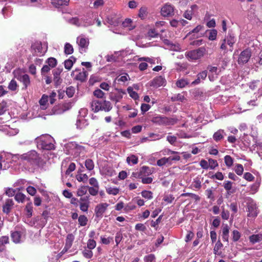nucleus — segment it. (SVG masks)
Returning a JSON list of instances; mask_svg holds the SVG:
<instances>
[{
    "instance_id": "f257e3e1",
    "label": "nucleus",
    "mask_w": 262,
    "mask_h": 262,
    "mask_svg": "<svg viewBox=\"0 0 262 262\" xmlns=\"http://www.w3.org/2000/svg\"><path fill=\"white\" fill-rule=\"evenodd\" d=\"M18 159L21 161H26L32 166L42 167L45 164V162L39 154L34 150L19 155Z\"/></svg>"
},
{
    "instance_id": "f03ea898",
    "label": "nucleus",
    "mask_w": 262,
    "mask_h": 262,
    "mask_svg": "<svg viewBox=\"0 0 262 262\" xmlns=\"http://www.w3.org/2000/svg\"><path fill=\"white\" fill-rule=\"evenodd\" d=\"M38 148L43 150H52L55 148L53 144V138L49 135L41 136L36 139Z\"/></svg>"
},
{
    "instance_id": "7ed1b4c3",
    "label": "nucleus",
    "mask_w": 262,
    "mask_h": 262,
    "mask_svg": "<svg viewBox=\"0 0 262 262\" xmlns=\"http://www.w3.org/2000/svg\"><path fill=\"white\" fill-rule=\"evenodd\" d=\"M206 49L202 47L196 50H191L185 53V56L192 60H196L201 58L205 54Z\"/></svg>"
},
{
    "instance_id": "20e7f679",
    "label": "nucleus",
    "mask_w": 262,
    "mask_h": 262,
    "mask_svg": "<svg viewBox=\"0 0 262 262\" xmlns=\"http://www.w3.org/2000/svg\"><path fill=\"white\" fill-rule=\"evenodd\" d=\"M151 121L159 125H173L175 123V120L173 119L162 116L154 117Z\"/></svg>"
},
{
    "instance_id": "39448f33",
    "label": "nucleus",
    "mask_w": 262,
    "mask_h": 262,
    "mask_svg": "<svg viewBox=\"0 0 262 262\" xmlns=\"http://www.w3.org/2000/svg\"><path fill=\"white\" fill-rule=\"evenodd\" d=\"M251 56V52L249 49L243 51L239 55L237 62L239 64H244L248 62Z\"/></svg>"
},
{
    "instance_id": "423d86ee",
    "label": "nucleus",
    "mask_w": 262,
    "mask_h": 262,
    "mask_svg": "<svg viewBox=\"0 0 262 262\" xmlns=\"http://www.w3.org/2000/svg\"><path fill=\"white\" fill-rule=\"evenodd\" d=\"M31 52L33 56H42L45 54L43 51L42 43L41 42H35L33 43L31 47Z\"/></svg>"
},
{
    "instance_id": "0eeeda50",
    "label": "nucleus",
    "mask_w": 262,
    "mask_h": 262,
    "mask_svg": "<svg viewBox=\"0 0 262 262\" xmlns=\"http://www.w3.org/2000/svg\"><path fill=\"white\" fill-rule=\"evenodd\" d=\"M161 14L164 17L171 16L174 15V7L166 3L161 9Z\"/></svg>"
},
{
    "instance_id": "6e6552de",
    "label": "nucleus",
    "mask_w": 262,
    "mask_h": 262,
    "mask_svg": "<svg viewBox=\"0 0 262 262\" xmlns=\"http://www.w3.org/2000/svg\"><path fill=\"white\" fill-rule=\"evenodd\" d=\"M62 72V68H56L53 71V81L55 87H58L62 82V79L60 77V75Z\"/></svg>"
},
{
    "instance_id": "1a4fd4ad",
    "label": "nucleus",
    "mask_w": 262,
    "mask_h": 262,
    "mask_svg": "<svg viewBox=\"0 0 262 262\" xmlns=\"http://www.w3.org/2000/svg\"><path fill=\"white\" fill-rule=\"evenodd\" d=\"M76 41L80 47V52H82V51L85 52L89 45V39L82 36H80L77 38Z\"/></svg>"
},
{
    "instance_id": "9d476101",
    "label": "nucleus",
    "mask_w": 262,
    "mask_h": 262,
    "mask_svg": "<svg viewBox=\"0 0 262 262\" xmlns=\"http://www.w3.org/2000/svg\"><path fill=\"white\" fill-rule=\"evenodd\" d=\"M109 205L106 203L98 204L95 209L96 216L97 217H101L103 214L105 212Z\"/></svg>"
},
{
    "instance_id": "9b49d317",
    "label": "nucleus",
    "mask_w": 262,
    "mask_h": 262,
    "mask_svg": "<svg viewBox=\"0 0 262 262\" xmlns=\"http://www.w3.org/2000/svg\"><path fill=\"white\" fill-rule=\"evenodd\" d=\"M166 81L162 76H159L154 78L151 81L150 85L154 88H159L161 86H165Z\"/></svg>"
},
{
    "instance_id": "f8f14e48",
    "label": "nucleus",
    "mask_w": 262,
    "mask_h": 262,
    "mask_svg": "<svg viewBox=\"0 0 262 262\" xmlns=\"http://www.w3.org/2000/svg\"><path fill=\"white\" fill-rule=\"evenodd\" d=\"M16 78L20 82L23 83L24 86L23 90H26L30 84V77L27 74L19 75Z\"/></svg>"
},
{
    "instance_id": "ddd939ff",
    "label": "nucleus",
    "mask_w": 262,
    "mask_h": 262,
    "mask_svg": "<svg viewBox=\"0 0 262 262\" xmlns=\"http://www.w3.org/2000/svg\"><path fill=\"white\" fill-rule=\"evenodd\" d=\"M14 205V202L12 199H8L6 200L3 206V211L7 214H9Z\"/></svg>"
},
{
    "instance_id": "4468645a",
    "label": "nucleus",
    "mask_w": 262,
    "mask_h": 262,
    "mask_svg": "<svg viewBox=\"0 0 262 262\" xmlns=\"http://www.w3.org/2000/svg\"><path fill=\"white\" fill-rule=\"evenodd\" d=\"M153 173V170L150 169L148 166H143L140 168L139 173L140 175V179L143 177H147Z\"/></svg>"
},
{
    "instance_id": "2eb2a0df",
    "label": "nucleus",
    "mask_w": 262,
    "mask_h": 262,
    "mask_svg": "<svg viewBox=\"0 0 262 262\" xmlns=\"http://www.w3.org/2000/svg\"><path fill=\"white\" fill-rule=\"evenodd\" d=\"M101 101L98 100H93L91 102V110L94 113H97L101 111Z\"/></svg>"
},
{
    "instance_id": "dca6fc26",
    "label": "nucleus",
    "mask_w": 262,
    "mask_h": 262,
    "mask_svg": "<svg viewBox=\"0 0 262 262\" xmlns=\"http://www.w3.org/2000/svg\"><path fill=\"white\" fill-rule=\"evenodd\" d=\"M229 227L227 224L224 225L222 228V238L224 242H229Z\"/></svg>"
},
{
    "instance_id": "f3484780",
    "label": "nucleus",
    "mask_w": 262,
    "mask_h": 262,
    "mask_svg": "<svg viewBox=\"0 0 262 262\" xmlns=\"http://www.w3.org/2000/svg\"><path fill=\"white\" fill-rule=\"evenodd\" d=\"M249 242L252 245L262 241V233L252 234L249 237Z\"/></svg>"
},
{
    "instance_id": "a211bd4d",
    "label": "nucleus",
    "mask_w": 262,
    "mask_h": 262,
    "mask_svg": "<svg viewBox=\"0 0 262 262\" xmlns=\"http://www.w3.org/2000/svg\"><path fill=\"white\" fill-rule=\"evenodd\" d=\"M224 39H226V42L230 47H233L236 41L235 36L232 32L230 31L228 32V35Z\"/></svg>"
},
{
    "instance_id": "6ab92c4d",
    "label": "nucleus",
    "mask_w": 262,
    "mask_h": 262,
    "mask_svg": "<svg viewBox=\"0 0 262 262\" xmlns=\"http://www.w3.org/2000/svg\"><path fill=\"white\" fill-rule=\"evenodd\" d=\"M76 61V59L75 57L73 56H71L68 59L64 61V68L68 70H70Z\"/></svg>"
},
{
    "instance_id": "aec40b11",
    "label": "nucleus",
    "mask_w": 262,
    "mask_h": 262,
    "mask_svg": "<svg viewBox=\"0 0 262 262\" xmlns=\"http://www.w3.org/2000/svg\"><path fill=\"white\" fill-rule=\"evenodd\" d=\"M74 239L75 236L72 233L68 234L66 238L64 246L67 247L70 249L73 245Z\"/></svg>"
},
{
    "instance_id": "412c9836",
    "label": "nucleus",
    "mask_w": 262,
    "mask_h": 262,
    "mask_svg": "<svg viewBox=\"0 0 262 262\" xmlns=\"http://www.w3.org/2000/svg\"><path fill=\"white\" fill-rule=\"evenodd\" d=\"M101 111L105 112H110L112 108L111 103L109 101L104 100L101 101Z\"/></svg>"
},
{
    "instance_id": "4be33fe9",
    "label": "nucleus",
    "mask_w": 262,
    "mask_h": 262,
    "mask_svg": "<svg viewBox=\"0 0 262 262\" xmlns=\"http://www.w3.org/2000/svg\"><path fill=\"white\" fill-rule=\"evenodd\" d=\"M11 237L14 243L16 244L19 243L20 242L21 234L18 231L12 232Z\"/></svg>"
},
{
    "instance_id": "5701e85b",
    "label": "nucleus",
    "mask_w": 262,
    "mask_h": 262,
    "mask_svg": "<svg viewBox=\"0 0 262 262\" xmlns=\"http://www.w3.org/2000/svg\"><path fill=\"white\" fill-rule=\"evenodd\" d=\"M25 210L26 212V215L27 217H31L32 216L33 207L32 202L27 203L26 205Z\"/></svg>"
},
{
    "instance_id": "b1692460",
    "label": "nucleus",
    "mask_w": 262,
    "mask_h": 262,
    "mask_svg": "<svg viewBox=\"0 0 262 262\" xmlns=\"http://www.w3.org/2000/svg\"><path fill=\"white\" fill-rule=\"evenodd\" d=\"M224 131L223 129H219L217 132H215L213 135V139L216 141L218 142L223 139V134Z\"/></svg>"
},
{
    "instance_id": "393cba45",
    "label": "nucleus",
    "mask_w": 262,
    "mask_h": 262,
    "mask_svg": "<svg viewBox=\"0 0 262 262\" xmlns=\"http://www.w3.org/2000/svg\"><path fill=\"white\" fill-rule=\"evenodd\" d=\"M10 166V164L5 161L2 156L0 155V171L5 170Z\"/></svg>"
},
{
    "instance_id": "a878e982",
    "label": "nucleus",
    "mask_w": 262,
    "mask_h": 262,
    "mask_svg": "<svg viewBox=\"0 0 262 262\" xmlns=\"http://www.w3.org/2000/svg\"><path fill=\"white\" fill-rule=\"evenodd\" d=\"M88 72L83 69V71L80 72L76 76V79L81 82L84 81L87 77Z\"/></svg>"
},
{
    "instance_id": "bb28decb",
    "label": "nucleus",
    "mask_w": 262,
    "mask_h": 262,
    "mask_svg": "<svg viewBox=\"0 0 262 262\" xmlns=\"http://www.w3.org/2000/svg\"><path fill=\"white\" fill-rule=\"evenodd\" d=\"M189 83V82L188 81V80L187 79L182 78L180 79H178L177 81L176 84L177 86H178L179 88L182 89V88L185 87Z\"/></svg>"
},
{
    "instance_id": "cd10ccee",
    "label": "nucleus",
    "mask_w": 262,
    "mask_h": 262,
    "mask_svg": "<svg viewBox=\"0 0 262 262\" xmlns=\"http://www.w3.org/2000/svg\"><path fill=\"white\" fill-rule=\"evenodd\" d=\"M70 0H54V2H52V4L56 7H59L63 5H68Z\"/></svg>"
},
{
    "instance_id": "c85d7f7f",
    "label": "nucleus",
    "mask_w": 262,
    "mask_h": 262,
    "mask_svg": "<svg viewBox=\"0 0 262 262\" xmlns=\"http://www.w3.org/2000/svg\"><path fill=\"white\" fill-rule=\"evenodd\" d=\"M9 243V238L8 236H2L0 237V251H2L4 250L3 247L5 244H7Z\"/></svg>"
},
{
    "instance_id": "c756f323",
    "label": "nucleus",
    "mask_w": 262,
    "mask_h": 262,
    "mask_svg": "<svg viewBox=\"0 0 262 262\" xmlns=\"http://www.w3.org/2000/svg\"><path fill=\"white\" fill-rule=\"evenodd\" d=\"M111 99L116 103L120 101L122 98V95L119 93H112L110 96Z\"/></svg>"
},
{
    "instance_id": "7c9ffc66",
    "label": "nucleus",
    "mask_w": 262,
    "mask_h": 262,
    "mask_svg": "<svg viewBox=\"0 0 262 262\" xmlns=\"http://www.w3.org/2000/svg\"><path fill=\"white\" fill-rule=\"evenodd\" d=\"M78 224L80 226H85L87 225L88 219L84 215H80L78 217Z\"/></svg>"
},
{
    "instance_id": "2f4dec72",
    "label": "nucleus",
    "mask_w": 262,
    "mask_h": 262,
    "mask_svg": "<svg viewBox=\"0 0 262 262\" xmlns=\"http://www.w3.org/2000/svg\"><path fill=\"white\" fill-rule=\"evenodd\" d=\"M88 191V186H81L77 190V195L82 196L85 194Z\"/></svg>"
},
{
    "instance_id": "473e14b6",
    "label": "nucleus",
    "mask_w": 262,
    "mask_h": 262,
    "mask_svg": "<svg viewBox=\"0 0 262 262\" xmlns=\"http://www.w3.org/2000/svg\"><path fill=\"white\" fill-rule=\"evenodd\" d=\"M46 63H47L51 68H54L56 66L57 61L56 59L54 57H50L47 59Z\"/></svg>"
},
{
    "instance_id": "72a5a7b5",
    "label": "nucleus",
    "mask_w": 262,
    "mask_h": 262,
    "mask_svg": "<svg viewBox=\"0 0 262 262\" xmlns=\"http://www.w3.org/2000/svg\"><path fill=\"white\" fill-rule=\"evenodd\" d=\"M241 237V233L237 230H234L232 232V239L234 242H237Z\"/></svg>"
},
{
    "instance_id": "f704fd0d",
    "label": "nucleus",
    "mask_w": 262,
    "mask_h": 262,
    "mask_svg": "<svg viewBox=\"0 0 262 262\" xmlns=\"http://www.w3.org/2000/svg\"><path fill=\"white\" fill-rule=\"evenodd\" d=\"M64 52L66 54H72L74 52L73 46L70 43H66L64 45Z\"/></svg>"
},
{
    "instance_id": "c9c22d12",
    "label": "nucleus",
    "mask_w": 262,
    "mask_h": 262,
    "mask_svg": "<svg viewBox=\"0 0 262 262\" xmlns=\"http://www.w3.org/2000/svg\"><path fill=\"white\" fill-rule=\"evenodd\" d=\"M126 162L128 164H130V163L133 164H136L138 162V158L135 155H132L127 158Z\"/></svg>"
},
{
    "instance_id": "e433bc0d",
    "label": "nucleus",
    "mask_w": 262,
    "mask_h": 262,
    "mask_svg": "<svg viewBox=\"0 0 262 262\" xmlns=\"http://www.w3.org/2000/svg\"><path fill=\"white\" fill-rule=\"evenodd\" d=\"M223 247V245L220 240H218L216 243L215 246L213 248V253L215 255H219L220 253L219 251Z\"/></svg>"
},
{
    "instance_id": "4c0bfd02",
    "label": "nucleus",
    "mask_w": 262,
    "mask_h": 262,
    "mask_svg": "<svg viewBox=\"0 0 262 262\" xmlns=\"http://www.w3.org/2000/svg\"><path fill=\"white\" fill-rule=\"evenodd\" d=\"M141 195L143 198L148 200L152 199V192L151 191L143 190L141 193Z\"/></svg>"
},
{
    "instance_id": "58836bf2",
    "label": "nucleus",
    "mask_w": 262,
    "mask_h": 262,
    "mask_svg": "<svg viewBox=\"0 0 262 262\" xmlns=\"http://www.w3.org/2000/svg\"><path fill=\"white\" fill-rule=\"evenodd\" d=\"M221 215L223 220H228L229 219L230 212L228 210H226L224 206H222Z\"/></svg>"
},
{
    "instance_id": "ea45409f",
    "label": "nucleus",
    "mask_w": 262,
    "mask_h": 262,
    "mask_svg": "<svg viewBox=\"0 0 262 262\" xmlns=\"http://www.w3.org/2000/svg\"><path fill=\"white\" fill-rule=\"evenodd\" d=\"M224 161L227 167H230L232 166L233 163V159L230 156L226 155L225 156Z\"/></svg>"
},
{
    "instance_id": "a19ab883",
    "label": "nucleus",
    "mask_w": 262,
    "mask_h": 262,
    "mask_svg": "<svg viewBox=\"0 0 262 262\" xmlns=\"http://www.w3.org/2000/svg\"><path fill=\"white\" fill-rule=\"evenodd\" d=\"M83 256L88 259H91L93 256V252L92 250H90L89 249H85L82 252Z\"/></svg>"
},
{
    "instance_id": "79ce46f5",
    "label": "nucleus",
    "mask_w": 262,
    "mask_h": 262,
    "mask_svg": "<svg viewBox=\"0 0 262 262\" xmlns=\"http://www.w3.org/2000/svg\"><path fill=\"white\" fill-rule=\"evenodd\" d=\"M85 166L88 170H92L94 168V163L92 159H86L85 161Z\"/></svg>"
},
{
    "instance_id": "37998d69",
    "label": "nucleus",
    "mask_w": 262,
    "mask_h": 262,
    "mask_svg": "<svg viewBox=\"0 0 262 262\" xmlns=\"http://www.w3.org/2000/svg\"><path fill=\"white\" fill-rule=\"evenodd\" d=\"M127 92L129 94L130 97L135 100H137L139 98L138 93L134 91L132 87H128L127 89Z\"/></svg>"
},
{
    "instance_id": "c03bdc74",
    "label": "nucleus",
    "mask_w": 262,
    "mask_h": 262,
    "mask_svg": "<svg viewBox=\"0 0 262 262\" xmlns=\"http://www.w3.org/2000/svg\"><path fill=\"white\" fill-rule=\"evenodd\" d=\"M14 198H15V200L17 202L23 203L24 202V201L25 200L26 195L21 192H18V193H16Z\"/></svg>"
},
{
    "instance_id": "a18cd8bd",
    "label": "nucleus",
    "mask_w": 262,
    "mask_h": 262,
    "mask_svg": "<svg viewBox=\"0 0 262 262\" xmlns=\"http://www.w3.org/2000/svg\"><path fill=\"white\" fill-rule=\"evenodd\" d=\"M76 179L79 182H86L88 179V176L85 173H78L76 175Z\"/></svg>"
},
{
    "instance_id": "49530a36",
    "label": "nucleus",
    "mask_w": 262,
    "mask_h": 262,
    "mask_svg": "<svg viewBox=\"0 0 262 262\" xmlns=\"http://www.w3.org/2000/svg\"><path fill=\"white\" fill-rule=\"evenodd\" d=\"M17 87H18V85L17 84L16 81L15 80L12 79L9 82V83L8 84V88L10 91H15L17 90Z\"/></svg>"
},
{
    "instance_id": "de8ad7c7",
    "label": "nucleus",
    "mask_w": 262,
    "mask_h": 262,
    "mask_svg": "<svg viewBox=\"0 0 262 262\" xmlns=\"http://www.w3.org/2000/svg\"><path fill=\"white\" fill-rule=\"evenodd\" d=\"M204 27L202 25H198L195 28H194L192 30L188 32L186 35L185 37H187L191 35L193 33H198L200 31H201L203 29Z\"/></svg>"
},
{
    "instance_id": "09e8293b",
    "label": "nucleus",
    "mask_w": 262,
    "mask_h": 262,
    "mask_svg": "<svg viewBox=\"0 0 262 262\" xmlns=\"http://www.w3.org/2000/svg\"><path fill=\"white\" fill-rule=\"evenodd\" d=\"M209 168L211 169H214L219 166L216 160L209 158L208 159Z\"/></svg>"
},
{
    "instance_id": "8fccbe9b",
    "label": "nucleus",
    "mask_w": 262,
    "mask_h": 262,
    "mask_svg": "<svg viewBox=\"0 0 262 262\" xmlns=\"http://www.w3.org/2000/svg\"><path fill=\"white\" fill-rule=\"evenodd\" d=\"M106 192L109 194L117 195L119 192V189L117 187H109L106 189Z\"/></svg>"
},
{
    "instance_id": "3c124183",
    "label": "nucleus",
    "mask_w": 262,
    "mask_h": 262,
    "mask_svg": "<svg viewBox=\"0 0 262 262\" xmlns=\"http://www.w3.org/2000/svg\"><path fill=\"white\" fill-rule=\"evenodd\" d=\"M217 31L215 29H212L209 31L208 39L210 40H214L216 38Z\"/></svg>"
},
{
    "instance_id": "603ef678",
    "label": "nucleus",
    "mask_w": 262,
    "mask_h": 262,
    "mask_svg": "<svg viewBox=\"0 0 262 262\" xmlns=\"http://www.w3.org/2000/svg\"><path fill=\"white\" fill-rule=\"evenodd\" d=\"M88 190H89V193L95 196L96 195L99 191V187H89L88 186Z\"/></svg>"
},
{
    "instance_id": "864d4df0",
    "label": "nucleus",
    "mask_w": 262,
    "mask_h": 262,
    "mask_svg": "<svg viewBox=\"0 0 262 262\" xmlns=\"http://www.w3.org/2000/svg\"><path fill=\"white\" fill-rule=\"evenodd\" d=\"M203 92L199 89H196L192 92V95L195 100H199L203 97Z\"/></svg>"
},
{
    "instance_id": "5fc2aeb1",
    "label": "nucleus",
    "mask_w": 262,
    "mask_h": 262,
    "mask_svg": "<svg viewBox=\"0 0 262 262\" xmlns=\"http://www.w3.org/2000/svg\"><path fill=\"white\" fill-rule=\"evenodd\" d=\"M96 242L94 239H89L87 243V248L90 250L94 249L96 246Z\"/></svg>"
},
{
    "instance_id": "6e6d98bb",
    "label": "nucleus",
    "mask_w": 262,
    "mask_h": 262,
    "mask_svg": "<svg viewBox=\"0 0 262 262\" xmlns=\"http://www.w3.org/2000/svg\"><path fill=\"white\" fill-rule=\"evenodd\" d=\"M205 194L207 196V198L210 199L211 201H214L215 200L213 192L211 189H207L206 190Z\"/></svg>"
},
{
    "instance_id": "4d7b16f0",
    "label": "nucleus",
    "mask_w": 262,
    "mask_h": 262,
    "mask_svg": "<svg viewBox=\"0 0 262 262\" xmlns=\"http://www.w3.org/2000/svg\"><path fill=\"white\" fill-rule=\"evenodd\" d=\"M244 171V167L241 164H237L235 168V172L238 176H241Z\"/></svg>"
},
{
    "instance_id": "13d9d810",
    "label": "nucleus",
    "mask_w": 262,
    "mask_h": 262,
    "mask_svg": "<svg viewBox=\"0 0 262 262\" xmlns=\"http://www.w3.org/2000/svg\"><path fill=\"white\" fill-rule=\"evenodd\" d=\"M145 262H156V257L154 254H150L144 257Z\"/></svg>"
},
{
    "instance_id": "bf43d9fd",
    "label": "nucleus",
    "mask_w": 262,
    "mask_h": 262,
    "mask_svg": "<svg viewBox=\"0 0 262 262\" xmlns=\"http://www.w3.org/2000/svg\"><path fill=\"white\" fill-rule=\"evenodd\" d=\"M230 209L233 212V214H232V216H233L238 211V207L237 205L236 202H233L230 205Z\"/></svg>"
},
{
    "instance_id": "052dcab7",
    "label": "nucleus",
    "mask_w": 262,
    "mask_h": 262,
    "mask_svg": "<svg viewBox=\"0 0 262 262\" xmlns=\"http://www.w3.org/2000/svg\"><path fill=\"white\" fill-rule=\"evenodd\" d=\"M90 202H81L80 203V209L83 212H87L89 207Z\"/></svg>"
},
{
    "instance_id": "680f3d73",
    "label": "nucleus",
    "mask_w": 262,
    "mask_h": 262,
    "mask_svg": "<svg viewBox=\"0 0 262 262\" xmlns=\"http://www.w3.org/2000/svg\"><path fill=\"white\" fill-rule=\"evenodd\" d=\"M101 242L104 245H108L111 243V242L113 241V237H108L107 238H106L103 236H101L100 237Z\"/></svg>"
},
{
    "instance_id": "e2e57ef3",
    "label": "nucleus",
    "mask_w": 262,
    "mask_h": 262,
    "mask_svg": "<svg viewBox=\"0 0 262 262\" xmlns=\"http://www.w3.org/2000/svg\"><path fill=\"white\" fill-rule=\"evenodd\" d=\"M128 75L127 74H125L124 75L119 76L115 79L116 81L118 82H125L127 81Z\"/></svg>"
},
{
    "instance_id": "0e129e2a",
    "label": "nucleus",
    "mask_w": 262,
    "mask_h": 262,
    "mask_svg": "<svg viewBox=\"0 0 262 262\" xmlns=\"http://www.w3.org/2000/svg\"><path fill=\"white\" fill-rule=\"evenodd\" d=\"M66 92L69 97H72L75 93V88L73 86L68 87Z\"/></svg>"
},
{
    "instance_id": "69168bd1",
    "label": "nucleus",
    "mask_w": 262,
    "mask_h": 262,
    "mask_svg": "<svg viewBox=\"0 0 262 262\" xmlns=\"http://www.w3.org/2000/svg\"><path fill=\"white\" fill-rule=\"evenodd\" d=\"M94 95L98 98H102L104 95V93L100 89L96 90L93 92Z\"/></svg>"
},
{
    "instance_id": "338daca9",
    "label": "nucleus",
    "mask_w": 262,
    "mask_h": 262,
    "mask_svg": "<svg viewBox=\"0 0 262 262\" xmlns=\"http://www.w3.org/2000/svg\"><path fill=\"white\" fill-rule=\"evenodd\" d=\"M210 178L212 179H216L221 181L223 180L224 178L223 173L220 171H217L214 174L212 175Z\"/></svg>"
},
{
    "instance_id": "774afa93",
    "label": "nucleus",
    "mask_w": 262,
    "mask_h": 262,
    "mask_svg": "<svg viewBox=\"0 0 262 262\" xmlns=\"http://www.w3.org/2000/svg\"><path fill=\"white\" fill-rule=\"evenodd\" d=\"M223 186L226 190L230 191L232 187V183L229 181H225L224 182Z\"/></svg>"
}]
</instances>
